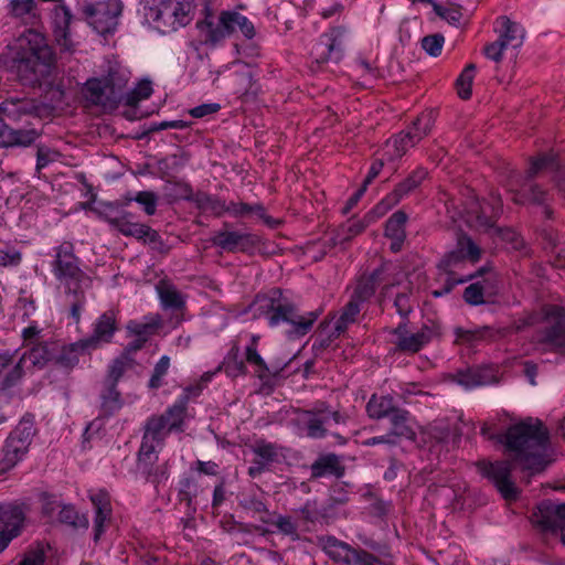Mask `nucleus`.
I'll return each mask as SVG.
<instances>
[{"mask_svg": "<svg viewBox=\"0 0 565 565\" xmlns=\"http://www.w3.org/2000/svg\"><path fill=\"white\" fill-rule=\"evenodd\" d=\"M548 438L547 428L539 419L527 418L514 424L508 428L503 439L510 459L479 461L478 471L495 486L505 500H515L519 490L511 478L514 465H520L531 476L543 471L550 462Z\"/></svg>", "mask_w": 565, "mask_h": 565, "instance_id": "1", "label": "nucleus"}, {"mask_svg": "<svg viewBox=\"0 0 565 565\" xmlns=\"http://www.w3.org/2000/svg\"><path fill=\"white\" fill-rule=\"evenodd\" d=\"M13 52L10 68L21 83L42 85L52 82L55 72V55L46 39L34 30L24 31L11 46Z\"/></svg>", "mask_w": 565, "mask_h": 565, "instance_id": "2", "label": "nucleus"}, {"mask_svg": "<svg viewBox=\"0 0 565 565\" xmlns=\"http://www.w3.org/2000/svg\"><path fill=\"white\" fill-rule=\"evenodd\" d=\"M481 257V249L467 235H460L455 249L447 253L438 265V279L444 284L441 289L433 291L434 297H441L459 284L472 279L475 274H463L467 262L476 264Z\"/></svg>", "mask_w": 565, "mask_h": 565, "instance_id": "3", "label": "nucleus"}, {"mask_svg": "<svg viewBox=\"0 0 565 565\" xmlns=\"http://www.w3.org/2000/svg\"><path fill=\"white\" fill-rule=\"evenodd\" d=\"M203 18L196 22V28L206 44L215 45L239 31L246 39L255 36L256 31L249 19L236 11H222L220 14L205 6Z\"/></svg>", "mask_w": 565, "mask_h": 565, "instance_id": "4", "label": "nucleus"}, {"mask_svg": "<svg viewBox=\"0 0 565 565\" xmlns=\"http://www.w3.org/2000/svg\"><path fill=\"white\" fill-rule=\"evenodd\" d=\"M192 0H143V17L161 32L175 31L193 18Z\"/></svg>", "mask_w": 565, "mask_h": 565, "instance_id": "5", "label": "nucleus"}, {"mask_svg": "<svg viewBox=\"0 0 565 565\" xmlns=\"http://www.w3.org/2000/svg\"><path fill=\"white\" fill-rule=\"evenodd\" d=\"M54 259L51 263V271L55 279L64 286L67 295L77 296L79 289L87 286L90 278L81 268V260L74 254L72 243H63L53 247Z\"/></svg>", "mask_w": 565, "mask_h": 565, "instance_id": "6", "label": "nucleus"}, {"mask_svg": "<svg viewBox=\"0 0 565 565\" xmlns=\"http://www.w3.org/2000/svg\"><path fill=\"white\" fill-rule=\"evenodd\" d=\"M36 433L34 416L24 415L0 448V475L7 473L25 458Z\"/></svg>", "mask_w": 565, "mask_h": 565, "instance_id": "7", "label": "nucleus"}, {"mask_svg": "<svg viewBox=\"0 0 565 565\" xmlns=\"http://www.w3.org/2000/svg\"><path fill=\"white\" fill-rule=\"evenodd\" d=\"M257 303H259V309L266 310L270 327H277L284 322L290 326L287 334L291 339L307 334L319 316L316 311H310L303 316L299 315L292 305L276 302L271 298L258 299Z\"/></svg>", "mask_w": 565, "mask_h": 565, "instance_id": "8", "label": "nucleus"}, {"mask_svg": "<svg viewBox=\"0 0 565 565\" xmlns=\"http://www.w3.org/2000/svg\"><path fill=\"white\" fill-rule=\"evenodd\" d=\"M558 169L556 157L553 153L542 154L531 161L530 168L524 178L513 175L509 186L513 192L512 200L518 204L533 202L542 204L545 201V192L537 185L527 184L530 180L543 172L555 171Z\"/></svg>", "mask_w": 565, "mask_h": 565, "instance_id": "9", "label": "nucleus"}, {"mask_svg": "<svg viewBox=\"0 0 565 565\" xmlns=\"http://www.w3.org/2000/svg\"><path fill=\"white\" fill-rule=\"evenodd\" d=\"M132 202L141 204V191L137 192L134 196L126 198V201L122 203H100L98 212L108 223L116 226L122 234L141 238V223L139 215L130 210Z\"/></svg>", "mask_w": 565, "mask_h": 565, "instance_id": "10", "label": "nucleus"}, {"mask_svg": "<svg viewBox=\"0 0 565 565\" xmlns=\"http://www.w3.org/2000/svg\"><path fill=\"white\" fill-rule=\"evenodd\" d=\"M324 553L340 565H379L377 557L364 550H355L334 536L320 540Z\"/></svg>", "mask_w": 565, "mask_h": 565, "instance_id": "11", "label": "nucleus"}, {"mask_svg": "<svg viewBox=\"0 0 565 565\" xmlns=\"http://www.w3.org/2000/svg\"><path fill=\"white\" fill-rule=\"evenodd\" d=\"M537 341L544 350H565V310L551 306L545 311L543 330L537 334Z\"/></svg>", "mask_w": 565, "mask_h": 565, "instance_id": "12", "label": "nucleus"}, {"mask_svg": "<svg viewBox=\"0 0 565 565\" xmlns=\"http://www.w3.org/2000/svg\"><path fill=\"white\" fill-rule=\"evenodd\" d=\"M125 82L117 71L110 70L104 78L93 77L87 79L82 93L92 104L106 106L108 100H111L107 93L113 96L115 89L119 90L125 85Z\"/></svg>", "mask_w": 565, "mask_h": 565, "instance_id": "13", "label": "nucleus"}, {"mask_svg": "<svg viewBox=\"0 0 565 565\" xmlns=\"http://www.w3.org/2000/svg\"><path fill=\"white\" fill-rule=\"evenodd\" d=\"M211 242L227 253H252L259 246L260 238L249 232L224 228L215 233Z\"/></svg>", "mask_w": 565, "mask_h": 565, "instance_id": "14", "label": "nucleus"}, {"mask_svg": "<svg viewBox=\"0 0 565 565\" xmlns=\"http://www.w3.org/2000/svg\"><path fill=\"white\" fill-rule=\"evenodd\" d=\"M118 315L117 309L110 308L103 312L92 324V333L87 338H83L86 348L95 351L105 344L113 342V339L118 331Z\"/></svg>", "mask_w": 565, "mask_h": 565, "instance_id": "15", "label": "nucleus"}, {"mask_svg": "<svg viewBox=\"0 0 565 565\" xmlns=\"http://www.w3.org/2000/svg\"><path fill=\"white\" fill-rule=\"evenodd\" d=\"M345 32L344 28L337 26L323 33L311 50L313 58L318 63L340 61L343 55V36Z\"/></svg>", "mask_w": 565, "mask_h": 565, "instance_id": "16", "label": "nucleus"}, {"mask_svg": "<svg viewBox=\"0 0 565 565\" xmlns=\"http://www.w3.org/2000/svg\"><path fill=\"white\" fill-rule=\"evenodd\" d=\"M42 108L39 99L28 96H11L0 104L1 114L13 122L40 117Z\"/></svg>", "mask_w": 565, "mask_h": 565, "instance_id": "17", "label": "nucleus"}, {"mask_svg": "<svg viewBox=\"0 0 565 565\" xmlns=\"http://www.w3.org/2000/svg\"><path fill=\"white\" fill-rule=\"evenodd\" d=\"M393 344L397 350L405 353H416L428 344L437 334L433 327L424 326L417 332H408L404 324H399L392 332Z\"/></svg>", "mask_w": 565, "mask_h": 565, "instance_id": "18", "label": "nucleus"}, {"mask_svg": "<svg viewBox=\"0 0 565 565\" xmlns=\"http://www.w3.org/2000/svg\"><path fill=\"white\" fill-rule=\"evenodd\" d=\"M426 177V169L417 168L374 206L373 213H375L377 216L384 215L386 212L397 205L405 195L416 189L423 182V180H425Z\"/></svg>", "mask_w": 565, "mask_h": 565, "instance_id": "19", "label": "nucleus"}, {"mask_svg": "<svg viewBox=\"0 0 565 565\" xmlns=\"http://www.w3.org/2000/svg\"><path fill=\"white\" fill-rule=\"evenodd\" d=\"M121 405L122 401L117 386L105 383L100 394V414L86 426L85 435L90 438L95 433H98L104 427L105 419L119 411Z\"/></svg>", "mask_w": 565, "mask_h": 565, "instance_id": "20", "label": "nucleus"}, {"mask_svg": "<svg viewBox=\"0 0 565 565\" xmlns=\"http://www.w3.org/2000/svg\"><path fill=\"white\" fill-rule=\"evenodd\" d=\"M502 213V201L499 195H491V201L475 203L469 211L468 222L478 230L489 231L494 227Z\"/></svg>", "mask_w": 565, "mask_h": 565, "instance_id": "21", "label": "nucleus"}, {"mask_svg": "<svg viewBox=\"0 0 565 565\" xmlns=\"http://www.w3.org/2000/svg\"><path fill=\"white\" fill-rule=\"evenodd\" d=\"M533 522L546 531L565 530V503L542 502L533 514Z\"/></svg>", "mask_w": 565, "mask_h": 565, "instance_id": "22", "label": "nucleus"}, {"mask_svg": "<svg viewBox=\"0 0 565 565\" xmlns=\"http://www.w3.org/2000/svg\"><path fill=\"white\" fill-rule=\"evenodd\" d=\"M89 499L94 507V541L98 542L106 531V522L111 516L110 498L106 490L99 489L90 491Z\"/></svg>", "mask_w": 565, "mask_h": 565, "instance_id": "23", "label": "nucleus"}, {"mask_svg": "<svg viewBox=\"0 0 565 565\" xmlns=\"http://www.w3.org/2000/svg\"><path fill=\"white\" fill-rule=\"evenodd\" d=\"M167 419L164 415L158 417H151L147 422L146 431L143 434V456L150 462L157 460L156 447L160 444V440L170 433Z\"/></svg>", "mask_w": 565, "mask_h": 565, "instance_id": "24", "label": "nucleus"}, {"mask_svg": "<svg viewBox=\"0 0 565 565\" xmlns=\"http://www.w3.org/2000/svg\"><path fill=\"white\" fill-rule=\"evenodd\" d=\"M89 24L100 35L115 32L118 13L109 9L106 3H97L86 8Z\"/></svg>", "mask_w": 565, "mask_h": 565, "instance_id": "25", "label": "nucleus"}, {"mask_svg": "<svg viewBox=\"0 0 565 565\" xmlns=\"http://www.w3.org/2000/svg\"><path fill=\"white\" fill-rule=\"evenodd\" d=\"M23 521L24 513L19 505L0 504V534L9 536L10 542L20 534Z\"/></svg>", "mask_w": 565, "mask_h": 565, "instance_id": "26", "label": "nucleus"}, {"mask_svg": "<svg viewBox=\"0 0 565 565\" xmlns=\"http://www.w3.org/2000/svg\"><path fill=\"white\" fill-rule=\"evenodd\" d=\"M136 347L137 345H126L120 355L110 362L105 383L117 386L122 375L138 364L137 354L139 352L135 351Z\"/></svg>", "mask_w": 565, "mask_h": 565, "instance_id": "27", "label": "nucleus"}, {"mask_svg": "<svg viewBox=\"0 0 565 565\" xmlns=\"http://www.w3.org/2000/svg\"><path fill=\"white\" fill-rule=\"evenodd\" d=\"M56 351L54 365L67 371L73 370L78 364L82 354L92 352L89 348H86V343L83 339L70 344H61L57 342Z\"/></svg>", "mask_w": 565, "mask_h": 565, "instance_id": "28", "label": "nucleus"}, {"mask_svg": "<svg viewBox=\"0 0 565 565\" xmlns=\"http://www.w3.org/2000/svg\"><path fill=\"white\" fill-rule=\"evenodd\" d=\"M57 350V341L47 340L38 342L22 353V360H26L32 366L43 369L49 363L54 364V355Z\"/></svg>", "mask_w": 565, "mask_h": 565, "instance_id": "29", "label": "nucleus"}, {"mask_svg": "<svg viewBox=\"0 0 565 565\" xmlns=\"http://www.w3.org/2000/svg\"><path fill=\"white\" fill-rule=\"evenodd\" d=\"M72 21L71 10L64 4H54L52 9V24L57 43L70 51L72 49L68 39V29Z\"/></svg>", "mask_w": 565, "mask_h": 565, "instance_id": "30", "label": "nucleus"}, {"mask_svg": "<svg viewBox=\"0 0 565 565\" xmlns=\"http://www.w3.org/2000/svg\"><path fill=\"white\" fill-rule=\"evenodd\" d=\"M408 216L404 211H396L385 223L384 235L391 239V250L399 252L406 238L405 226Z\"/></svg>", "mask_w": 565, "mask_h": 565, "instance_id": "31", "label": "nucleus"}, {"mask_svg": "<svg viewBox=\"0 0 565 565\" xmlns=\"http://www.w3.org/2000/svg\"><path fill=\"white\" fill-rule=\"evenodd\" d=\"M253 451L256 458L252 461V465L248 468V475L252 478H256L277 459L278 451L274 444L266 441H258L253 448Z\"/></svg>", "mask_w": 565, "mask_h": 565, "instance_id": "32", "label": "nucleus"}, {"mask_svg": "<svg viewBox=\"0 0 565 565\" xmlns=\"http://www.w3.org/2000/svg\"><path fill=\"white\" fill-rule=\"evenodd\" d=\"M324 424L326 418L308 411L300 413L297 417L298 434L312 439L326 437L327 429Z\"/></svg>", "mask_w": 565, "mask_h": 565, "instance_id": "33", "label": "nucleus"}, {"mask_svg": "<svg viewBox=\"0 0 565 565\" xmlns=\"http://www.w3.org/2000/svg\"><path fill=\"white\" fill-rule=\"evenodd\" d=\"M310 469L312 478H322L326 476L341 477L344 472V468L341 466L339 457L333 454L319 457L311 465Z\"/></svg>", "mask_w": 565, "mask_h": 565, "instance_id": "34", "label": "nucleus"}, {"mask_svg": "<svg viewBox=\"0 0 565 565\" xmlns=\"http://www.w3.org/2000/svg\"><path fill=\"white\" fill-rule=\"evenodd\" d=\"M413 138L407 130L399 132L392 139L387 140L384 147V157L386 160H395L402 158L409 148L415 147Z\"/></svg>", "mask_w": 565, "mask_h": 565, "instance_id": "35", "label": "nucleus"}, {"mask_svg": "<svg viewBox=\"0 0 565 565\" xmlns=\"http://www.w3.org/2000/svg\"><path fill=\"white\" fill-rule=\"evenodd\" d=\"M495 25V30L499 32V40L507 45L513 44L518 46L522 43L524 31L518 23L512 22L507 17H500L497 19Z\"/></svg>", "mask_w": 565, "mask_h": 565, "instance_id": "36", "label": "nucleus"}, {"mask_svg": "<svg viewBox=\"0 0 565 565\" xmlns=\"http://www.w3.org/2000/svg\"><path fill=\"white\" fill-rule=\"evenodd\" d=\"M360 312V303L356 300L350 299L344 306L339 317L334 318L333 331L329 335V340L340 337L348 327L355 322L356 317Z\"/></svg>", "mask_w": 565, "mask_h": 565, "instance_id": "37", "label": "nucleus"}, {"mask_svg": "<svg viewBox=\"0 0 565 565\" xmlns=\"http://www.w3.org/2000/svg\"><path fill=\"white\" fill-rule=\"evenodd\" d=\"M3 148L29 147L40 137L36 129H13L1 136Z\"/></svg>", "mask_w": 565, "mask_h": 565, "instance_id": "38", "label": "nucleus"}, {"mask_svg": "<svg viewBox=\"0 0 565 565\" xmlns=\"http://www.w3.org/2000/svg\"><path fill=\"white\" fill-rule=\"evenodd\" d=\"M156 290L164 308L178 310L184 307L185 299L183 295L172 284L160 280L156 285Z\"/></svg>", "mask_w": 565, "mask_h": 565, "instance_id": "39", "label": "nucleus"}, {"mask_svg": "<svg viewBox=\"0 0 565 565\" xmlns=\"http://www.w3.org/2000/svg\"><path fill=\"white\" fill-rule=\"evenodd\" d=\"M397 407L391 396L372 395L366 404V412L371 418L381 419L390 417Z\"/></svg>", "mask_w": 565, "mask_h": 565, "instance_id": "40", "label": "nucleus"}, {"mask_svg": "<svg viewBox=\"0 0 565 565\" xmlns=\"http://www.w3.org/2000/svg\"><path fill=\"white\" fill-rule=\"evenodd\" d=\"M188 404L189 394L180 395L173 403V405L167 409L164 417L167 419L169 429L182 430V426L186 415Z\"/></svg>", "mask_w": 565, "mask_h": 565, "instance_id": "41", "label": "nucleus"}, {"mask_svg": "<svg viewBox=\"0 0 565 565\" xmlns=\"http://www.w3.org/2000/svg\"><path fill=\"white\" fill-rule=\"evenodd\" d=\"M392 429L388 433L392 438L396 440V437H405L413 439L415 437L414 430L407 424L408 412L397 408L390 417Z\"/></svg>", "mask_w": 565, "mask_h": 565, "instance_id": "42", "label": "nucleus"}, {"mask_svg": "<svg viewBox=\"0 0 565 565\" xmlns=\"http://www.w3.org/2000/svg\"><path fill=\"white\" fill-rule=\"evenodd\" d=\"M434 115L431 111L420 114L413 125L407 129L414 142L417 145L426 137L434 126Z\"/></svg>", "mask_w": 565, "mask_h": 565, "instance_id": "43", "label": "nucleus"}, {"mask_svg": "<svg viewBox=\"0 0 565 565\" xmlns=\"http://www.w3.org/2000/svg\"><path fill=\"white\" fill-rule=\"evenodd\" d=\"M257 339L256 335L252 337V344L246 348V361L254 365L257 377L265 380L269 376L270 372L266 362L257 351Z\"/></svg>", "mask_w": 565, "mask_h": 565, "instance_id": "44", "label": "nucleus"}, {"mask_svg": "<svg viewBox=\"0 0 565 565\" xmlns=\"http://www.w3.org/2000/svg\"><path fill=\"white\" fill-rule=\"evenodd\" d=\"M380 277V271L375 270L370 277L362 278L358 281L351 299L356 300L361 305L369 299L375 291V282Z\"/></svg>", "mask_w": 565, "mask_h": 565, "instance_id": "45", "label": "nucleus"}, {"mask_svg": "<svg viewBox=\"0 0 565 565\" xmlns=\"http://www.w3.org/2000/svg\"><path fill=\"white\" fill-rule=\"evenodd\" d=\"M456 381L466 388H472L488 383L483 371L480 369H467L465 371H459L456 375Z\"/></svg>", "mask_w": 565, "mask_h": 565, "instance_id": "46", "label": "nucleus"}, {"mask_svg": "<svg viewBox=\"0 0 565 565\" xmlns=\"http://www.w3.org/2000/svg\"><path fill=\"white\" fill-rule=\"evenodd\" d=\"M476 74V65L468 64L456 81L458 95L461 99L471 97V86Z\"/></svg>", "mask_w": 565, "mask_h": 565, "instance_id": "47", "label": "nucleus"}, {"mask_svg": "<svg viewBox=\"0 0 565 565\" xmlns=\"http://www.w3.org/2000/svg\"><path fill=\"white\" fill-rule=\"evenodd\" d=\"M169 369L170 358L168 355H162L153 367L152 374L148 382V387L151 390L161 387L163 385V379L168 374Z\"/></svg>", "mask_w": 565, "mask_h": 565, "instance_id": "48", "label": "nucleus"}, {"mask_svg": "<svg viewBox=\"0 0 565 565\" xmlns=\"http://www.w3.org/2000/svg\"><path fill=\"white\" fill-rule=\"evenodd\" d=\"M252 212H263L260 205L252 206L243 202H230L228 204L222 203L221 210H217V215L228 213L233 216H243Z\"/></svg>", "mask_w": 565, "mask_h": 565, "instance_id": "49", "label": "nucleus"}, {"mask_svg": "<svg viewBox=\"0 0 565 565\" xmlns=\"http://www.w3.org/2000/svg\"><path fill=\"white\" fill-rule=\"evenodd\" d=\"M488 284L489 280L484 279L482 282L477 281L469 285L463 292L465 300L472 306L483 303V295L484 291L488 289Z\"/></svg>", "mask_w": 565, "mask_h": 565, "instance_id": "50", "label": "nucleus"}, {"mask_svg": "<svg viewBox=\"0 0 565 565\" xmlns=\"http://www.w3.org/2000/svg\"><path fill=\"white\" fill-rule=\"evenodd\" d=\"M25 362L26 360H22L21 355L19 360L12 365V367L7 372V374L1 380V386L3 388H11L23 379Z\"/></svg>", "mask_w": 565, "mask_h": 565, "instance_id": "51", "label": "nucleus"}, {"mask_svg": "<svg viewBox=\"0 0 565 565\" xmlns=\"http://www.w3.org/2000/svg\"><path fill=\"white\" fill-rule=\"evenodd\" d=\"M15 310L21 313L23 320L29 319L36 310L35 300L32 296L26 295L25 290L20 291V296L15 303Z\"/></svg>", "mask_w": 565, "mask_h": 565, "instance_id": "52", "label": "nucleus"}, {"mask_svg": "<svg viewBox=\"0 0 565 565\" xmlns=\"http://www.w3.org/2000/svg\"><path fill=\"white\" fill-rule=\"evenodd\" d=\"M145 244H148L151 250L159 255L166 254L169 249L168 245L154 230L143 226V245Z\"/></svg>", "mask_w": 565, "mask_h": 565, "instance_id": "53", "label": "nucleus"}, {"mask_svg": "<svg viewBox=\"0 0 565 565\" xmlns=\"http://www.w3.org/2000/svg\"><path fill=\"white\" fill-rule=\"evenodd\" d=\"M60 157V153L50 147H46L44 145L38 146V152H36V166L35 170L36 172H41L44 168H46L50 163L57 160Z\"/></svg>", "mask_w": 565, "mask_h": 565, "instance_id": "54", "label": "nucleus"}, {"mask_svg": "<svg viewBox=\"0 0 565 565\" xmlns=\"http://www.w3.org/2000/svg\"><path fill=\"white\" fill-rule=\"evenodd\" d=\"M423 435L425 436V438H424L425 441L429 440V441L441 443L448 438L449 430L445 425L434 423V424L428 425L423 430Z\"/></svg>", "mask_w": 565, "mask_h": 565, "instance_id": "55", "label": "nucleus"}, {"mask_svg": "<svg viewBox=\"0 0 565 565\" xmlns=\"http://www.w3.org/2000/svg\"><path fill=\"white\" fill-rule=\"evenodd\" d=\"M113 102L122 103L126 106L135 107L141 100V81L136 83L135 88L130 93L126 94H115L111 96Z\"/></svg>", "mask_w": 565, "mask_h": 565, "instance_id": "56", "label": "nucleus"}, {"mask_svg": "<svg viewBox=\"0 0 565 565\" xmlns=\"http://www.w3.org/2000/svg\"><path fill=\"white\" fill-rule=\"evenodd\" d=\"M274 525L277 527V530L291 537V540L296 541L299 540L298 529L296 523L291 520L290 516L279 515L275 521Z\"/></svg>", "mask_w": 565, "mask_h": 565, "instance_id": "57", "label": "nucleus"}, {"mask_svg": "<svg viewBox=\"0 0 565 565\" xmlns=\"http://www.w3.org/2000/svg\"><path fill=\"white\" fill-rule=\"evenodd\" d=\"M444 36L440 34L427 35L422 40V47L431 56H438L444 45Z\"/></svg>", "mask_w": 565, "mask_h": 565, "instance_id": "58", "label": "nucleus"}, {"mask_svg": "<svg viewBox=\"0 0 565 565\" xmlns=\"http://www.w3.org/2000/svg\"><path fill=\"white\" fill-rule=\"evenodd\" d=\"M22 262V254L14 247L0 249L1 267H18Z\"/></svg>", "mask_w": 565, "mask_h": 565, "instance_id": "59", "label": "nucleus"}, {"mask_svg": "<svg viewBox=\"0 0 565 565\" xmlns=\"http://www.w3.org/2000/svg\"><path fill=\"white\" fill-rule=\"evenodd\" d=\"M40 500L42 503V512L49 518H51L62 505V502L57 495L47 492L41 493Z\"/></svg>", "mask_w": 565, "mask_h": 565, "instance_id": "60", "label": "nucleus"}, {"mask_svg": "<svg viewBox=\"0 0 565 565\" xmlns=\"http://www.w3.org/2000/svg\"><path fill=\"white\" fill-rule=\"evenodd\" d=\"M126 337L134 338V340L127 345H137L135 348L136 352L141 351V322L137 320H130L126 324Z\"/></svg>", "mask_w": 565, "mask_h": 565, "instance_id": "61", "label": "nucleus"}, {"mask_svg": "<svg viewBox=\"0 0 565 565\" xmlns=\"http://www.w3.org/2000/svg\"><path fill=\"white\" fill-rule=\"evenodd\" d=\"M188 127V124L183 120H164L160 124H151L147 128L143 127V136L150 132L163 130V129H184Z\"/></svg>", "mask_w": 565, "mask_h": 565, "instance_id": "62", "label": "nucleus"}, {"mask_svg": "<svg viewBox=\"0 0 565 565\" xmlns=\"http://www.w3.org/2000/svg\"><path fill=\"white\" fill-rule=\"evenodd\" d=\"M77 519H78V513H77L76 509L74 508V505H72V504H62L61 505V508L58 510V521L60 522L67 524V525L76 526Z\"/></svg>", "mask_w": 565, "mask_h": 565, "instance_id": "63", "label": "nucleus"}, {"mask_svg": "<svg viewBox=\"0 0 565 565\" xmlns=\"http://www.w3.org/2000/svg\"><path fill=\"white\" fill-rule=\"evenodd\" d=\"M507 44L501 40L492 42L484 47V55L494 61L500 62L503 56V51L507 49Z\"/></svg>", "mask_w": 565, "mask_h": 565, "instance_id": "64", "label": "nucleus"}]
</instances>
